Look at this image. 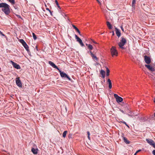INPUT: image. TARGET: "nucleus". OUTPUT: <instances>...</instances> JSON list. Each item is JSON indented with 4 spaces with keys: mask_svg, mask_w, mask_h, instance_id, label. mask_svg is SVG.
I'll use <instances>...</instances> for the list:
<instances>
[{
    "mask_svg": "<svg viewBox=\"0 0 155 155\" xmlns=\"http://www.w3.org/2000/svg\"><path fill=\"white\" fill-rule=\"evenodd\" d=\"M151 146H152L153 147H155V143L154 142V143L151 144Z\"/></svg>",
    "mask_w": 155,
    "mask_h": 155,
    "instance_id": "72a5a7b5",
    "label": "nucleus"
},
{
    "mask_svg": "<svg viewBox=\"0 0 155 155\" xmlns=\"http://www.w3.org/2000/svg\"><path fill=\"white\" fill-rule=\"evenodd\" d=\"M107 25L109 29H111L112 28V25L110 24L109 21L106 22Z\"/></svg>",
    "mask_w": 155,
    "mask_h": 155,
    "instance_id": "aec40b11",
    "label": "nucleus"
},
{
    "mask_svg": "<svg viewBox=\"0 0 155 155\" xmlns=\"http://www.w3.org/2000/svg\"><path fill=\"white\" fill-rule=\"evenodd\" d=\"M17 17H18L19 18H21V16L19 15H17Z\"/></svg>",
    "mask_w": 155,
    "mask_h": 155,
    "instance_id": "79ce46f5",
    "label": "nucleus"
},
{
    "mask_svg": "<svg viewBox=\"0 0 155 155\" xmlns=\"http://www.w3.org/2000/svg\"><path fill=\"white\" fill-rule=\"evenodd\" d=\"M136 0H133L132 2V7H134V4L135 3Z\"/></svg>",
    "mask_w": 155,
    "mask_h": 155,
    "instance_id": "c85d7f7f",
    "label": "nucleus"
},
{
    "mask_svg": "<svg viewBox=\"0 0 155 155\" xmlns=\"http://www.w3.org/2000/svg\"><path fill=\"white\" fill-rule=\"evenodd\" d=\"M137 153H136V152L134 153V155H136L137 154Z\"/></svg>",
    "mask_w": 155,
    "mask_h": 155,
    "instance_id": "de8ad7c7",
    "label": "nucleus"
},
{
    "mask_svg": "<svg viewBox=\"0 0 155 155\" xmlns=\"http://www.w3.org/2000/svg\"><path fill=\"white\" fill-rule=\"evenodd\" d=\"M19 41L21 42L24 46V47L25 48L26 50L28 51H29L28 46L26 44L25 41L22 39L19 40Z\"/></svg>",
    "mask_w": 155,
    "mask_h": 155,
    "instance_id": "20e7f679",
    "label": "nucleus"
},
{
    "mask_svg": "<svg viewBox=\"0 0 155 155\" xmlns=\"http://www.w3.org/2000/svg\"><path fill=\"white\" fill-rule=\"evenodd\" d=\"M114 97L116 99V101L117 102H120L122 101L123 100V98L119 96L117 94H114Z\"/></svg>",
    "mask_w": 155,
    "mask_h": 155,
    "instance_id": "0eeeda50",
    "label": "nucleus"
},
{
    "mask_svg": "<svg viewBox=\"0 0 155 155\" xmlns=\"http://www.w3.org/2000/svg\"><path fill=\"white\" fill-rule=\"evenodd\" d=\"M49 64L51 66L53 67L54 68L57 69L58 70H59V68L54 63L52 62L51 61H49L48 62Z\"/></svg>",
    "mask_w": 155,
    "mask_h": 155,
    "instance_id": "f8f14e48",
    "label": "nucleus"
},
{
    "mask_svg": "<svg viewBox=\"0 0 155 155\" xmlns=\"http://www.w3.org/2000/svg\"><path fill=\"white\" fill-rule=\"evenodd\" d=\"M123 140L124 142L127 144H129L130 142L127 140V139L125 137H123Z\"/></svg>",
    "mask_w": 155,
    "mask_h": 155,
    "instance_id": "412c9836",
    "label": "nucleus"
},
{
    "mask_svg": "<svg viewBox=\"0 0 155 155\" xmlns=\"http://www.w3.org/2000/svg\"><path fill=\"white\" fill-rule=\"evenodd\" d=\"M87 135H88V138L89 140H90V132L89 131H87Z\"/></svg>",
    "mask_w": 155,
    "mask_h": 155,
    "instance_id": "7c9ffc66",
    "label": "nucleus"
},
{
    "mask_svg": "<svg viewBox=\"0 0 155 155\" xmlns=\"http://www.w3.org/2000/svg\"><path fill=\"white\" fill-rule=\"evenodd\" d=\"M93 42L94 43H95V44H97V43L95 42V41H94V40H92Z\"/></svg>",
    "mask_w": 155,
    "mask_h": 155,
    "instance_id": "37998d69",
    "label": "nucleus"
},
{
    "mask_svg": "<svg viewBox=\"0 0 155 155\" xmlns=\"http://www.w3.org/2000/svg\"><path fill=\"white\" fill-rule=\"evenodd\" d=\"M46 9L47 10H48L49 12H50V14L52 15V13L51 12V11L48 8H46Z\"/></svg>",
    "mask_w": 155,
    "mask_h": 155,
    "instance_id": "473e14b6",
    "label": "nucleus"
},
{
    "mask_svg": "<svg viewBox=\"0 0 155 155\" xmlns=\"http://www.w3.org/2000/svg\"><path fill=\"white\" fill-rule=\"evenodd\" d=\"M127 127H129V126L127 124L126 125Z\"/></svg>",
    "mask_w": 155,
    "mask_h": 155,
    "instance_id": "49530a36",
    "label": "nucleus"
},
{
    "mask_svg": "<svg viewBox=\"0 0 155 155\" xmlns=\"http://www.w3.org/2000/svg\"><path fill=\"white\" fill-rule=\"evenodd\" d=\"M145 66L149 70L151 71H155L154 68L152 67L149 65L145 64Z\"/></svg>",
    "mask_w": 155,
    "mask_h": 155,
    "instance_id": "9b49d317",
    "label": "nucleus"
},
{
    "mask_svg": "<svg viewBox=\"0 0 155 155\" xmlns=\"http://www.w3.org/2000/svg\"><path fill=\"white\" fill-rule=\"evenodd\" d=\"M122 122L124 124H125L126 125L127 124V123L126 122H125V121H122Z\"/></svg>",
    "mask_w": 155,
    "mask_h": 155,
    "instance_id": "ea45409f",
    "label": "nucleus"
},
{
    "mask_svg": "<svg viewBox=\"0 0 155 155\" xmlns=\"http://www.w3.org/2000/svg\"><path fill=\"white\" fill-rule=\"evenodd\" d=\"M58 71H59V72L60 73V75L62 77L66 78L69 80L70 81L71 80V78L68 77V76L67 75L66 73H64L63 72H62L59 69Z\"/></svg>",
    "mask_w": 155,
    "mask_h": 155,
    "instance_id": "423d86ee",
    "label": "nucleus"
},
{
    "mask_svg": "<svg viewBox=\"0 0 155 155\" xmlns=\"http://www.w3.org/2000/svg\"><path fill=\"white\" fill-rule=\"evenodd\" d=\"M67 132L68 131L67 130L65 131L62 134V136L63 137L65 138V137Z\"/></svg>",
    "mask_w": 155,
    "mask_h": 155,
    "instance_id": "4be33fe9",
    "label": "nucleus"
},
{
    "mask_svg": "<svg viewBox=\"0 0 155 155\" xmlns=\"http://www.w3.org/2000/svg\"><path fill=\"white\" fill-rule=\"evenodd\" d=\"M55 3H56V5H57L58 7V8H59L60 9H61V8H60V6H59V5H58V2L57 1L55 0Z\"/></svg>",
    "mask_w": 155,
    "mask_h": 155,
    "instance_id": "c756f323",
    "label": "nucleus"
},
{
    "mask_svg": "<svg viewBox=\"0 0 155 155\" xmlns=\"http://www.w3.org/2000/svg\"><path fill=\"white\" fill-rule=\"evenodd\" d=\"M146 140L150 145H151V144L154 142L153 140L150 139H146Z\"/></svg>",
    "mask_w": 155,
    "mask_h": 155,
    "instance_id": "f3484780",
    "label": "nucleus"
},
{
    "mask_svg": "<svg viewBox=\"0 0 155 155\" xmlns=\"http://www.w3.org/2000/svg\"><path fill=\"white\" fill-rule=\"evenodd\" d=\"M107 82L109 83V87L110 89H111L112 87L111 81L110 79H108L107 80Z\"/></svg>",
    "mask_w": 155,
    "mask_h": 155,
    "instance_id": "6ab92c4d",
    "label": "nucleus"
},
{
    "mask_svg": "<svg viewBox=\"0 0 155 155\" xmlns=\"http://www.w3.org/2000/svg\"><path fill=\"white\" fill-rule=\"evenodd\" d=\"M75 37L77 39V41L82 46H83L84 45L82 42V40L76 35H75Z\"/></svg>",
    "mask_w": 155,
    "mask_h": 155,
    "instance_id": "6e6552de",
    "label": "nucleus"
},
{
    "mask_svg": "<svg viewBox=\"0 0 155 155\" xmlns=\"http://www.w3.org/2000/svg\"><path fill=\"white\" fill-rule=\"evenodd\" d=\"M9 7V5L5 3H0V8H3L2 10L6 15H8L10 12Z\"/></svg>",
    "mask_w": 155,
    "mask_h": 155,
    "instance_id": "f257e3e1",
    "label": "nucleus"
},
{
    "mask_svg": "<svg viewBox=\"0 0 155 155\" xmlns=\"http://www.w3.org/2000/svg\"><path fill=\"white\" fill-rule=\"evenodd\" d=\"M154 102L155 103V98H154Z\"/></svg>",
    "mask_w": 155,
    "mask_h": 155,
    "instance_id": "09e8293b",
    "label": "nucleus"
},
{
    "mask_svg": "<svg viewBox=\"0 0 155 155\" xmlns=\"http://www.w3.org/2000/svg\"><path fill=\"white\" fill-rule=\"evenodd\" d=\"M88 45V44H86V45H87V46L88 47V45Z\"/></svg>",
    "mask_w": 155,
    "mask_h": 155,
    "instance_id": "8fccbe9b",
    "label": "nucleus"
},
{
    "mask_svg": "<svg viewBox=\"0 0 155 155\" xmlns=\"http://www.w3.org/2000/svg\"><path fill=\"white\" fill-rule=\"evenodd\" d=\"M90 53L91 55L92 58L93 59L95 58L96 60L97 61H98V58H97L96 56L94 55V54L91 51H90Z\"/></svg>",
    "mask_w": 155,
    "mask_h": 155,
    "instance_id": "dca6fc26",
    "label": "nucleus"
},
{
    "mask_svg": "<svg viewBox=\"0 0 155 155\" xmlns=\"http://www.w3.org/2000/svg\"><path fill=\"white\" fill-rule=\"evenodd\" d=\"M141 151V150H137L136 151V153H138L140 151Z\"/></svg>",
    "mask_w": 155,
    "mask_h": 155,
    "instance_id": "e433bc0d",
    "label": "nucleus"
},
{
    "mask_svg": "<svg viewBox=\"0 0 155 155\" xmlns=\"http://www.w3.org/2000/svg\"><path fill=\"white\" fill-rule=\"evenodd\" d=\"M152 153L153 155H155V150H153L152 152Z\"/></svg>",
    "mask_w": 155,
    "mask_h": 155,
    "instance_id": "f704fd0d",
    "label": "nucleus"
},
{
    "mask_svg": "<svg viewBox=\"0 0 155 155\" xmlns=\"http://www.w3.org/2000/svg\"><path fill=\"white\" fill-rule=\"evenodd\" d=\"M121 29L123 31H124V29H123V28L122 26H121Z\"/></svg>",
    "mask_w": 155,
    "mask_h": 155,
    "instance_id": "58836bf2",
    "label": "nucleus"
},
{
    "mask_svg": "<svg viewBox=\"0 0 155 155\" xmlns=\"http://www.w3.org/2000/svg\"><path fill=\"white\" fill-rule=\"evenodd\" d=\"M138 115H139V116H143L144 115L143 114H136L135 113H134L133 114H132V115H131L130 116H138Z\"/></svg>",
    "mask_w": 155,
    "mask_h": 155,
    "instance_id": "393cba45",
    "label": "nucleus"
},
{
    "mask_svg": "<svg viewBox=\"0 0 155 155\" xmlns=\"http://www.w3.org/2000/svg\"><path fill=\"white\" fill-rule=\"evenodd\" d=\"M104 15L106 19H107V16H108V15H107V13H108V11L107 10H106L105 12H104Z\"/></svg>",
    "mask_w": 155,
    "mask_h": 155,
    "instance_id": "b1692460",
    "label": "nucleus"
},
{
    "mask_svg": "<svg viewBox=\"0 0 155 155\" xmlns=\"http://www.w3.org/2000/svg\"><path fill=\"white\" fill-rule=\"evenodd\" d=\"M72 27L74 28V29H75V30L76 29H77V28L73 24H72Z\"/></svg>",
    "mask_w": 155,
    "mask_h": 155,
    "instance_id": "2f4dec72",
    "label": "nucleus"
},
{
    "mask_svg": "<svg viewBox=\"0 0 155 155\" xmlns=\"http://www.w3.org/2000/svg\"><path fill=\"white\" fill-rule=\"evenodd\" d=\"M121 111H122V112H123V113L124 112H123V110H121Z\"/></svg>",
    "mask_w": 155,
    "mask_h": 155,
    "instance_id": "3c124183",
    "label": "nucleus"
},
{
    "mask_svg": "<svg viewBox=\"0 0 155 155\" xmlns=\"http://www.w3.org/2000/svg\"><path fill=\"white\" fill-rule=\"evenodd\" d=\"M8 1L12 4H14L15 3L14 0H8Z\"/></svg>",
    "mask_w": 155,
    "mask_h": 155,
    "instance_id": "cd10ccee",
    "label": "nucleus"
},
{
    "mask_svg": "<svg viewBox=\"0 0 155 155\" xmlns=\"http://www.w3.org/2000/svg\"><path fill=\"white\" fill-rule=\"evenodd\" d=\"M115 30L116 31V33L117 35L119 37L121 35V33L120 31V30L116 28H115Z\"/></svg>",
    "mask_w": 155,
    "mask_h": 155,
    "instance_id": "4468645a",
    "label": "nucleus"
},
{
    "mask_svg": "<svg viewBox=\"0 0 155 155\" xmlns=\"http://www.w3.org/2000/svg\"><path fill=\"white\" fill-rule=\"evenodd\" d=\"M96 0L97 1V2L99 4H100V5L101 4V3L98 0Z\"/></svg>",
    "mask_w": 155,
    "mask_h": 155,
    "instance_id": "4c0bfd02",
    "label": "nucleus"
},
{
    "mask_svg": "<svg viewBox=\"0 0 155 155\" xmlns=\"http://www.w3.org/2000/svg\"><path fill=\"white\" fill-rule=\"evenodd\" d=\"M78 32L79 33V34L80 35H81V33H80V31H78Z\"/></svg>",
    "mask_w": 155,
    "mask_h": 155,
    "instance_id": "a19ab883",
    "label": "nucleus"
},
{
    "mask_svg": "<svg viewBox=\"0 0 155 155\" xmlns=\"http://www.w3.org/2000/svg\"><path fill=\"white\" fill-rule=\"evenodd\" d=\"M110 51L112 56H113L114 55H116V56L117 55L118 52L115 47H112L111 48Z\"/></svg>",
    "mask_w": 155,
    "mask_h": 155,
    "instance_id": "7ed1b4c3",
    "label": "nucleus"
},
{
    "mask_svg": "<svg viewBox=\"0 0 155 155\" xmlns=\"http://www.w3.org/2000/svg\"><path fill=\"white\" fill-rule=\"evenodd\" d=\"M38 149L37 148L35 149L34 148L32 147L31 149V151L34 154H37L38 153Z\"/></svg>",
    "mask_w": 155,
    "mask_h": 155,
    "instance_id": "2eb2a0df",
    "label": "nucleus"
},
{
    "mask_svg": "<svg viewBox=\"0 0 155 155\" xmlns=\"http://www.w3.org/2000/svg\"><path fill=\"white\" fill-rule=\"evenodd\" d=\"M76 30L78 32V31H79V30L78 29V28H77V29H76Z\"/></svg>",
    "mask_w": 155,
    "mask_h": 155,
    "instance_id": "a18cd8bd",
    "label": "nucleus"
},
{
    "mask_svg": "<svg viewBox=\"0 0 155 155\" xmlns=\"http://www.w3.org/2000/svg\"><path fill=\"white\" fill-rule=\"evenodd\" d=\"M15 80L17 85L19 87H21L22 84L21 81L19 79V78H17L15 79Z\"/></svg>",
    "mask_w": 155,
    "mask_h": 155,
    "instance_id": "1a4fd4ad",
    "label": "nucleus"
},
{
    "mask_svg": "<svg viewBox=\"0 0 155 155\" xmlns=\"http://www.w3.org/2000/svg\"><path fill=\"white\" fill-rule=\"evenodd\" d=\"M11 63L13 65V67L17 69H20L21 68L20 66L18 64H17L16 63H15L13 61H10Z\"/></svg>",
    "mask_w": 155,
    "mask_h": 155,
    "instance_id": "9d476101",
    "label": "nucleus"
},
{
    "mask_svg": "<svg viewBox=\"0 0 155 155\" xmlns=\"http://www.w3.org/2000/svg\"><path fill=\"white\" fill-rule=\"evenodd\" d=\"M105 72L104 71L102 70H101V71L100 74L102 75V77L103 78H105Z\"/></svg>",
    "mask_w": 155,
    "mask_h": 155,
    "instance_id": "a211bd4d",
    "label": "nucleus"
},
{
    "mask_svg": "<svg viewBox=\"0 0 155 155\" xmlns=\"http://www.w3.org/2000/svg\"><path fill=\"white\" fill-rule=\"evenodd\" d=\"M107 8V9L109 10H110V9H109V8Z\"/></svg>",
    "mask_w": 155,
    "mask_h": 155,
    "instance_id": "864d4df0",
    "label": "nucleus"
},
{
    "mask_svg": "<svg viewBox=\"0 0 155 155\" xmlns=\"http://www.w3.org/2000/svg\"><path fill=\"white\" fill-rule=\"evenodd\" d=\"M69 137H71V136H69Z\"/></svg>",
    "mask_w": 155,
    "mask_h": 155,
    "instance_id": "6e6d98bb",
    "label": "nucleus"
},
{
    "mask_svg": "<svg viewBox=\"0 0 155 155\" xmlns=\"http://www.w3.org/2000/svg\"><path fill=\"white\" fill-rule=\"evenodd\" d=\"M138 119L140 120L141 121H145L147 119V117H138Z\"/></svg>",
    "mask_w": 155,
    "mask_h": 155,
    "instance_id": "ddd939ff",
    "label": "nucleus"
},
{
    "mask_svg": "<svg viewBox=\"0 0 155 155\" xmlns=\"http://www.w3.org/2000/svg\"><path fill=\"white\" fill-rule=\"evenodd\" d=\"M121 39L120 41L118 43V45L119 46V48L122 49H124V48L123 47V46L126 43L127 40L123 37H122L121 38Z\"/></svg>",
    "mask_w": 155,
    "mask_h": 155,
    "instance_id": "f03ea898",
    "label": "nucleus"
},
{
    "mask_svg": "<svg viewBox=\"0 0 155 155\" xmlns=\"http://www.w3.org/2000/svg\"><path fill=\"white\" fill-rule=\"evenodd\" d=\"M88 48L90 50L92 49L93 48L92 46L90 44L88 45Z\"/></svg>",
    "mask_w": 155,
    "mask_h": 155,
    "instance_id": "bb28decb",
    "label": "nucleus"
},
{
    "mask_svg": "<svg viewBox=\"0 0 155 155\" xmlns=\"http://www.w3.org/2000/svg\"><path fill=\"white\" fill-rule=\"evenodd\" d=\"M0 34L3 36H5V35L2 33L0 31Z\"/></svg>",
    "mask_w": 155,
    "mask_h": 155,
    "instance_id": "c9c22d12",
    "label": "nucleus"
},
{
    "mask_svg": "<svg viewBox=\"0 0 155 155\" xmlns=\"http://www.w3.org/2000/svg\"><path fill=\"white\" fill-rule=\"evenodd\" d=\"M69 137H71V136H69Z\"/></svg>",
    "mask_w": 155,
    "mask_h": 155,
    "instance_id": "5fc2aeb1",
    "label": "nucleus"
},
{
    "mask_svg": "<svg viewBox=\"0 0 155 155\" xmlns=\"http://www.w3.org/2000/svg\"><path fill=\"white\" fill-rule=\"evenodd\" d=\"M32 35L33 38L35 40L37 39V37L35 35V34L34 33H32Z\"/></svg>",
    "mask_w": 155,
    "mask_h": 155,
    "instance_id": "a878e982",
    "label": "nucleus"
},
{
    "mask_svg": "<svg viewBox=\"0 0 155 155\" xmlns=\"http://www.w3.org/2000/svg\"><path fill=\"white\" fill-rule=\"evenodd\" d=\"M154 116H155V112L154 113Z\"/></svg>",
    "mask_w": 155,
    "mask_h": 155,
    "instance_id": "603ef678",
    "label": "nucleus"
},
{
    "mask_svg": "<svg viewBox=\"0 0 155 155\" xmlns=\"http://www.w3.org/2000/svg\"><path fill=\"white\" fill-rule=\"evenodd\" d=\"M144 60L145 63L147 64H150L151 62L150 57L146 55L144 56Z\"/></svg>",
    "mask_w": 155,
    "mask_h": 155,
    "instance_id": "39448f33",
    "label": "nucleus"
},
{
    "mask_svg": "<svg viewBox=\"0 0 155 155\" xmlns=\"http://www.w3.org/2000/svg\"><path fill=\"white\" fill-rule=\"evenodd\" d=\"M106 75L107 76H108L109 75L110 70L107 67H106Z\"/></svg>",
    "mask_w": 155,
    "mask_h": 155,
    "instance_id": "5701e85b",
    "label": "nucleus"
},
{
    "mask_svg": "<svg viewBox=\"0 0 155 155\" xmlns=\"http://www.w3.org/2000/svg\"><path fill=\"white\" fill-rule=\"evenodd\" d=\"M112 35H114V31H112Z\"/></svg>",
    "mask_w": 155,
    "mask_h": 155,
    "instance_id": "c03bdc74",
    "label": "nucleus"
}]
</instances>
